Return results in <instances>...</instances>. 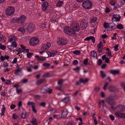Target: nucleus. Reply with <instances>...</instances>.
I'll use <instances>...</instances> for the list:
<instances>
[{
  "instance_id": "f257e3e1",
  "label": "nucleus",
  "mask_w": 125,
  "mask_h": 125,
  "mask_svg": "<svg viewBox=\"0 0 125 125\" xmlns=\"http://www.w3.org/2000/svg\"><path fill=\"white\" fill-rule=\"evenodd\" d=\"M118 99V97L116 95H110L106 99V101L107 103L111 105H116V103L114 100Z\"/></svg>"
},
{
  "instance_id": "f03ea898",
  "label": "nucleus",
  "mask_w": 125,
  "mask_h": 125,
  "mask_svg": "<svg viewBox=\"0 0 125 125\" xmlns=\"http://www.w3.org/2000/svg\"><path fill=\"white\" fill-rule=\"evenodd\" d=\"M64 31L65 33L71 36L74 35L75 34V32L73 29L67 26L64 27Z\"/></svg>"
},
{
  "instance_id": "7ed1b4c3",
  "label": "nucleus",
  "mask_w": 125,
  "mask_h": 125,
  "mask_svg": "<svg viewBox=\"0 0 125 125\" xmlns=\"http://www.w3.org/2000/svg\"><path fill=\"white\" fill-rule=\"evenodd\" d=\"M83 7L87 10L91 9L92 7V2L89 0L84 1L82 4Z\"/></svg>"
},
{
  "instance_id": "20e7f679",
  "label": "nucleus",
  "mask_w": 125,
  "mask_h": 125,
  "mask_svg": "<svg viewBox=\"0 0 125 125\" xmlns=\"http://www.w3.org/2000/svg\"><path fill=\"white\" fill-rule=\"evenodd\" d=\"M57 42L59 45H66L67 42V39L64 37H59L57 40Z\"/></svg>"
},
{
  "instance_id": "39448f33",
  "label": "nucleus",
  "mask_w": 125,
  "mask_h": 125,
  "mask_svg": "<svg viewBox=\"0 0 125 125\" xmlns=\"http://www.w3.org/2000/svg\"><path fill=\"white\" fill-rule=\"evenodd\" d=\"M15 12V9L13 7H8L6 12V14L8 16H11Z\"/></svg>"
},
{
  "instance_id": "423d86ee",
  "label": "nucleus",
  "mask_w": 125,
  "mask_h": 125,
  "mask_svg": "<svg viewBox=\"0 0 125 125\" xmlns=\"http://www.w3.org/2000/svg\"><path fill=\"white\" fill-rule=\"evenodd\" d=\"M71 26L75 32V31H78L80 30L79 25L76 22H73L71 24Z\"/></svg>"
},
{
  "instance_id": "0eeeda50",
  "label": "nucleus",
  "mask_w": 125,
  "mask_h": 125,
  "mask_svg": "<svg viewBox=\"0 0 125 125\" xmlns=\"http://www.w3.org/2000/svg\"><path fill=\"white\" fill-rule=\"evenodd\" d=\"M39 42V40L35 37H33L31 38L30 41V44L32 46L37 45L38 44Z\"/></svg>"
},
{
  "instance_id": "6e6552de",
  "label": "nucleus",
  "mask_w": 125,
  "mask_h": 125,
  "mask_svg": "<svg viewBox=\"0 0 125 125\" xmlns=\"http://www.w3.org/2000/svg\"><path fill=\"white\" fill-rule=\"evenodd\" d=\"M88 22L85 20H82L80 23L81 28L83 30L85 29L88 26Z\"/></svg>"
},
{
  "instance_id": "1a4fd4ad",
  "label": "nucleus",
  "mask_w": 125,
  "mask_h": 125,
  "mask_svg": "<svg viewBox=\"0 0 125 125\" xmlns=\"http://www.w3.org/2000/svg\"><path fill=\"white\" fill-rule=\"evenodd\" d=\"M51 46V44L50 42H47L43 45L41 48L42 51H44L48 49Z\"/></svg>"
},
{
  "instance_id": "9d476101",
  "label": "nucleus",
  "mask_w": 125,
  "mask_h": 125,
  "mask_svg": "<svg viewBox=\"0 0 125 125\" xmlns=\"http://www.w3.org/2000/svg\"><path fill=\"white\" fill-rule=\"evenodd\" d=\"M35 29L34 25L32 23L29 24L27 28V31L29 32H31L33 31Z\"/></svg>"
},
{
  "instance_id": "9b49d317",
  "label": "nucleus",
  "mask_w": 125,
  "mask_h": 125,
  "mask_svg": "<svg viewBox=\"0 0 125 125\" xmlns=\"http://www.w3.org/2000/svg\"><path fill=\"white\" fill-rule=\"evenodd\" d=\"M116 110L118 111L123 112L125 111V106L123 105H119L116 107Z\"/></svg>"
},
{
  "instance_id": "f8f14e48",
  "label": "nucleus",
  "mask_w": 125,
  "mask_h": 125,
  "mask_svg": "<svg viewBox=\"0 0 125 125\" xmlns=\"http://www.w3.org/2000/svg\"><path fill=\"white\" fill-rule=\"evenodd\" d=\"M26 19V16L23 15H21L18 18V23H22Z\"/></svg>"
},
{
  "instance_id": "ddd939ff",
  "label": "nucleus",
  "mask_w": 125,
  "mask_h": 125,
  "mask_svg": "<svg viewBox=\"0 0 125 125\" xmlns=\"http://www.w3.org/2000/svg\"><path fill=\"white\" fill-rule=\"evenodd\" d=\"M117 117L123 118H125V114L122 113L116 112L114 113Z\"/></svg>"
},
{
  "instance_id": "4468645a",
  "label": "nucleus",
  "mask_w": 125,
  "mask_h": 125,
  "mask_svg": "<svg viewBox=\"0 0 125 125\" xmlns=\"http://www.w3.org/2000/svg\"><path fill=\"white\" fill-rule=\"evenodd\" d=\"M112 17V19L113 20L114 19H115L114 21H120L121 17L119 15L117 14L114 15Z\"/></svg>"
},
{
  "instance_id": "2eb2a0df",
  "label": "nucleus",
  "mask_w": 125,
  "mask_h": 125,
  "mask_svg": "<svg viewBox=\"0 0 125 125\" xmlns=\"http://www.w3.org/2000/svg\"><path fill=\"white\" fill-rule=\"evenodd\" d=\"M68 113L69 112L67 109H63L62 113V117L63 118L66 117Z\"/></svg>"
},
{
  "instance_id": "dca6fc26",
  "label": "nucleus",
  "mask_w": 125,
  "mask_h": 125,
  "mask_svg": "<svg viewBox=\"0 0 125 125\" xmlns=\"http://www.w3.org/2000/svg\"><path fill=\"white\" fill-rule=\"evenodd\" d=\"M57 53H58V52L56 51H52L48 52V54L49 57H53L56 55V54Z\"/></svg>"
},
{
  "instance_id": "f3484780",
  "label": "nucleus",
  "mask_w": 125,
  "mask_h": 125,
  "mask_svg": "<svg viewBox=\"0 0 125 125\" xmlns=\"http://www.w3.org/2000/svg\"><path fill=\"white\" fill-rule=\"evenodd\" d=\"M8 41L10 42L13 41H14L16 39V37L14 35L9 36L8 37Z\"/></svg>"
},
{
  "instance_id": "a211bd4d",
  "label": "nucleus",
  "mask_w": 125,
  "mask_h": 125,
  "mask_svg": "<svg viewBox=\"0 0 125 125\" xmlns=\"http://www.w3.org/2000/svg\"><path fill=\"white\" fill-rule=\"evenodd\" d=\"M48 6V3L47 2H45L42 4V9L43 11H45L47 9Z\"/></svg>"
},
{
  "instance_id": "6ab92c4d",
  "label": "nucleus",
  "mask_w": 125,
  "mask_h": 125,
  "mask_svg": "<svg viewBox=\"0 0 125 125\" xmlns=\"http://www.w3.org/2000/svg\"><path fill=\"white\" fill-rule=\"evenodd\" d=\"M90 40H92V42L93 43H94L95 42V38L93 36H90V37H88L84 39V40L85 41H89Z\"/></svg>"
},
{
  "instance_id": "aec40b11",
  "label": "nucleus",
  "mask_w": 125,
  "mask_h": 125,
  "mask_svg": "<svg viewBox=\"0 0 125 125\" xmlns=\"http://www.w3.org/2000/svg\"><path fill=\"white\" fill-rule=\"evenodd\" d=\"M10 21L12 23H18V18L17 17H14L11 18L10 20Z\"/></svg>"
},
{
  "instance_id": "412c9836",
  "label": "nucleus",
  "mask_w": 125,
  "mask_h": 125,
  "mask_svg": "<svg viewBox=\"0 0 125 125\" xmlns=\"http://www.w3.org/2000/svg\"><path fill=\"white\" fill-rule=\"evenodd\" d=\"M32 125H38V122L36 118H34L32 119L31 121H30Z\"/></svg>"
},
{
  "instance_id": "4be33fe9",
  "label": "nucleus",
  "mask_w": 125,
  "mask_h": 125,
  "mask_svg": "<svg viewBox=\"0 0 125 125\" xmlns=\"http://www.w3.org/2000/svg\"><path fill=\"white\" fill-rule=\"evenodd\" d=\"M110 72L113 75H115L119 74V71L118 70H112L110 71Z\"/></svg>"
},
{
  "instance_id": "5701e85b",
  "label": "nucleus",
  "mask_w": 125,
  "mask_h": 125,
  "mask_svg": "<svg viewBox=\"0 0 125 125\" xmlns=\"http://www.w3.org/2000/svg\"><path fill=\"white\" fill-rule=\"evenodd\" d=\"M45 79H43L38 80L36 82V84L37 85H39L45 82Z\"/></svg>"
},
{
  "instance_id": "b1692460",
  "label": "nucleus",
  "mask_w": 125,
  "mask_h": 125,
  "mask_svg": "<svg viewBox=\"0 0 125 125\" xmlns=\"http://www.w3.org/2000/svg\"><path fill=\"white\" fill-rule=\"evenodd\" d=\"M2 107L1 109V113L0 114L1 116L3 115H4L6 109V108L5 107L4 105H2Z\"/></svg>"
},
{
  "instance_id": "393cba45",
  "label": "nucleus",
  "mask_w": 125,
  "mask_h": 125,
  "mask_svg": "<svg viewBox=\"0 0 125 125\" xmlns=\"http://www.w3.org/2000/svg\"><path fill=\"white\" fill-rule=\"evenodd\" d=\"M35 57L37 58L38 60L40 61H44L45 59V58L42 56H36Z\"/></svg>"
},
{
  "instance_id": "a878e982",
  "label": "nucleus",
  "mask_w": 125,
  "mask_h": 125,
  "mask_svg": "<svg viewBox=\"0 0 125 125\" xmlns=\"http://www.w3.org/2000/svg\"><path fill=\"white\" fill-rule=\"evenodd\" d=\"M5 37L1 34L0 35V41H1L2 42H5Z\"/></svg>"
},
{
  "instance_id": "bb28decb",
  "label": "nucleus",
  "mask_w": 125,
  "mask_h": 125,
  "mask_svg": "<svg viewBox=\"0 0 125 125\" xmlns=\"http://www.w3.org/2000/svg\"><path fill=\"white\" fill-rule=\"evenodd\" d=\"M88 80H89L87 79H86L85 80L81 79H80V83H85L88 81Z\"/></svg>"
},
{
  "instance_id": "cd10ccee",
  "label": "nucleus",
  "mask_w": 125,
  "mask_h": 125,
  "mask_svg": "<svg viewBox=\"0 0 125 125\" xmlns=\"http://www.w3.org/2000/svg\"><path fill=\"white\" fill-rule=\"evenodd\" d=\"M111 23H107L106 22H104V26L105 28H108L110 27V25Z\"/></svg>"
},
{
  "instance_id": "c85d7f7f",
  "label": "nucleus",
  "mask_w": 125,
  "mask_h": 125,
  "mask_svg": "<svg viewBox=\"0 0 125 125\" xmlns=\"http://www.w3.org/2000/svg\"><path fill=\"white\" fill-rule=\"evenodd\" d=\"M27 104L28 106H31V107H32L33 106H35V104L33 102L29 101L27 103Z\"/></svg>"
},
{
  "instance_id": "c756f323",
  "label": "nucleus",
  "mask_w": 125,
  "mask_h": 125,
  "mask_svg": "<svg viewBox=\"0 0 125 125\" xmlns=\"http://www.w3.org/2000/svg\"><path fill=\"white\" fill-rule=\"evenodd\" d=\"M63 3V2L62 1H59L57 2L56 6L57 7H60L62 5Z\"/></svg>"
},
{
  "instance_id": "7c9ffc66",
  "label": "nucleus",
  "mask_w": 125,
  "mask_h": 125,
  "mask_svg": "<svg viewBox=\"0 0 125 125\" xmlns=\"http://www.w3.org/2000/svg\"><path fill=\"white\" fill-rule=\"evenodd\" d=\"M103 44L102 42H101L99 44H97V47L98 48H103Z\"/></svg>"
},
{
  "instance_id": "2f4dec72",
  "label": "nucleus",
  "mask_w": 125,
  "mask_h": 125,
  "mask_svg": "<svg viewBox=\"0 0 125 125\" xmlns=\"http://www.w3.org/2000/svg\"><path fill=\"white\" fill-rule=\"evenodd\" d=\"M91 55L92 56H93L94 57H96L97 56V54L94 51H92L90 53Z\"/></svg>"
},
{
  "instance_id": "473e14b6",
  "label": "nucleus",
  "mask_w": 125,
  "mask_h": 125,
  "mask_svg": "<svg viewBox=\"0 0 125 125\" xmlns=\"http://www.w3.org/2000/svg\"><path fill=\"white\" fill-rule=\"evenodd\" d=\"M97 19L96 17L92 18L91 19L90 22L91 23H94L96 21Z\"/></svg>"
},
{
  "instance_id": "72a5a7b5",
  "label": "nucleus",
  "mask_w": 125,
  "mask_h": 125,
  "mask_svg": "<svg viewBox=\"0 0 125 125\" xmlns=\"http://www.w3.org/2000/svg\"><path fill=\"white\" fill-rule=\"evenodd\" d=\"M11 45L13 48L14 47L16 48L17 46L16 42L15 41H13L11 43Z\"/></svg>"
},
{
  "instance_id": "f704fd0d",
  "label": "nucleus",
  "mask_w": 125,
  "mask_h": 125,
  "mask_svg": "<svg viewBox=\"0 0 125 125\" xmlns=\"http://www.w3.org/2000/svg\"><path fill=\"white\" fill-rule=\"evenodd\" d=\"M67 125H76L75 124L73 121H69L67 123Z\"/></svg>"
},
{
  "instance_id": "c9c22d12",
  "label": "nucleus",
  "mask_w": 125,
  "mask_h": 125,
  "mask_svg": "<svg viewBox=\"0 0 125 125\" xmlns=\"http://www.w3.org/2000/svg\"><path fill=\"white\" fill-rule=\"evenodd\" d=\"M69 101V98L68 97H66L62 99V101L66 103Z\"/></svg>"
},
{
  "instance_id": "e433bc0d",
  "label": "nucleus",
  "mask_w": 125,
  "mask_h": 125,
  "mask_svg": "<svg viewBox=\"0 0 125 125\" xmlns=\"http://www.w3.org/2000/svg\"><path fill=\"white\" fill-rule=\"evenodd\" d=\"M106 54L109 57V58L113 56L111 54V51H108L106 53Z\"/></svg>"
},
{
  "instance_id": "4c0bfd02",
  "label": "nucleus",
  "mask_w": 125,
  "mask_h": 125,
  "mask_svg": "<svg viewBox=\"0 0 125 125\" xmlns=\"http://www.w3.org/2000/svg\"><path fill=\"white\" fill-rule=\"evenodd\" d=\"M101 76L102 78H104L106 76V75L104 73L103 71H100Z\"/></svg>"
},
{
  "instance_id": "58836bf2",
  "label": "nucleus",
  "mask_w": 125,
  "mask_h": 125,
  "mask_svg": "<svg viewBox=\"0 0 125 125\" xmlns=\"http://www.w3.org/2000/svg\"><path fill=\"white\" fill-rule=\"evenodd\" d=\"M45 90H46V93L48 92L49 94L51 93L52 92V90L51 89L48 88L47 89H45Z\"/></svg>"
},
{
  "instance_id": "ea45409f",
  "label": "nucleus",
  "mask_w": 125,
  "mask_h": 125,
  "mask_svg": "<svg viewBox=\"0 0 125 125\" xmlns=\"http://www.w3.org/2000/svg\"><path fill=\"white\" fill-rule=\"evenodd\" d=\"M19 31H21L23 33L25 32V30L24 28L23 27H20L18 30Z\"/></svg>"
},
{
  "instance_id": "a19ab883",
  "label": "nucleus",
  "mask_w": 125,
  "mask_h": 125,
  "mask_svg": "<svg viewBox=\"0 0 125 125\" xmlns=\"http://www.w3.org/2000/svg\"><path fill=\"white\" fill-rule=\"evenodd\" d=\"M117 28L119 29H122L123 28V26L121 24H118L116 26Z\"/></svg>"
},
{
  "instance_id": "79ce46f5",
  "label": "nucleus",
  "mask_w": 125,
  "mask_h": 125,
  "mask_svg": "<svg viewBox=\"0 0 125 125\" xmlns=\"http://www.w3.org/2000/svg\"><path fill=\"white\" fill-rule=\"evenodd\" d=\"M21 70L22 69L20 68H18L17 70H15L14 73L18 74L19 72H21Z\"/></svg>"
},
{
  "instance_id": "37998d69",
  "label": "nucleus",
  "mask_w": 125,
  "mask_h": 125,
  "mask_svg": "<svg viewBox=\"0 0 125 125\" xmlns=\"http://www.w3.org/2000/svg\"><path fill=\"white\" fill-rule=\"evenodd\" d=\"M73 53L77 55H79L80 54L81 52L79 51L75 50L73 52Z\"/></svg>"
},
{
  "instance_id": "c03bdc74",
  "label": "nucleus",
  "mask_w": 125,
  "mask_h": 125,
  "mask_svg": "<svg viewBox=\"0 0 125 125\" xmlns=\"http://www.w3.org/2000/svg\"><path fill=\"white\" fill-rule=\"evenodd\" d=\"M16 51L18 52V54L21 53L22 52H24V50H22L20 48H19L17 49Z\"/></svg>"
},
{
  "instance_id": "a18cd8bd",
  "label": "nucleus",
  "mask_w": 125,
  "mask_h": 125,
  "mask_svg": "<svg viewBox=\"0 0 125 125\" xmlns=\"http://www.w3.org/2000/svg\"><path fill=\"white\" fill-rule=\"evenodd\" d=\"M16 91L17 93L18 94L21 93L22 92V90L21 89L18 88L17 89Z\"/></svg>"
},
{
  "instance_id": "49530a36",
  "label": "nucleus",
  "mask_w": 125,
  "mask_h": 125,
  "mask_svg": "<svg viewBox=\"0 0 125 125\" xmlns=\"http://www.w3.org/2000/svg\"><path fill=\"white\" fill-rule=\"evenodd\" d=\"M88 59H84L83 62V64L85 65H87L88 63Z\"/></svg>"
},
{
  "instance_id": "de8ad7c7",
  "label": "nucleus",
  "mask_w": 125,
  "mask_h": 125,
  "mask_svg": "<svg viewBox=\"0 0 125 125\" xmlns=\"http://www.w3.org/2000/svg\"><path fill=\"white\" fill-rule=\"evenodd\" d=\"M27 114V113H25L24 114V113L23 112L22 113L21 117L24 118H26Z\"/></svg>"
},
{
  "instance_id": "09e8293b",
  "label": "nucleus",
  "mask_w": 125,
  "mask_h": 125,
  "mask_svg": "<svg viewBox=\"0 0 125 125\" xmlns=\"http://www.w3.org/2000/svg\"><path fill=\"white\" fill-rule=\"evenodd\" d=\"M6 48V47L4 45H2L1 44L0 46V49L2 50H4Z\"/></svg>"
},
{
  "instance_id": "8fccbe9b",
  "label": "nucleus",
  "mask_w": 125,
  "mask_h": 125,
  "mask_svg": "<svg viewBox=\"0 0 125 125\" xmlns=\"http://www.w3.org/2000/svg\"><path fill=\"white\" fill-rule=\"evenodd\" d=\"M45 89L42 88L41 89V92L42 93H46Z\"/></svg>"
},
{
  "instance_id": "3c124183",
  "label": "nucleus",
  "mask_w": 125,
  "mask_h": 125,
  "mask_svg": "<svg viewBox=\"0 0 125 125\" xmlns=\"http://www.w3.org/2000/svg\"><path fill=\"white\" fill-rule=\"evenodd\" d=\"M80 69V68L78 67H77L76 68H75L73 69V70L78 72H79Z\"/></svg>"
},
{
  "instance_id": "603ef678",
  "label": "nucleus",
  "mask_w": 125,
  "mask_h": 125,
  "mask_svg": "<svg viewBox=\"0 0 125 125\" xmlns=\"http://www.w3.org/2000/svg\"><path fill=\"white\" fill-rule=\"evenodd\" d=\"M43 65L46 67H49L50 65V64L48 63H44L43 64Z\"/></svg>"
},
{
  "instance_id": "864d4df0",
  "label": "nucleus",
  "mask_w": 125,
  "mask_h": 125,
  "mask_svg": "<svg viewBox=\"0 0 125 125\" xmlns=\"http://www.w3.org/2000/svg\"><path fill=\"white\" fill-rule=\"evenodd\" d=\"M109 90L111 91H115V88L114 87L111 86L109 87Z\"/></svg>"
},
{
  "instance_id": "5fc2aeb1",
  "label": "nucleus",
  "mask_w": 125,
  "mask_h": 125,
  "mask_svg": "<svg viewBox=\"0 0 125 125\" xmlns=\"http://www.w3.org/2000/svg\"><path fill=\"white\" fill-rule=\"evenodd\" d=\"M100 88L99 87H95L94 88V90L96 92H98L100 90Z\"/></svg>"
},
{
  "instance_id": "6e6d98bb",
  "label": "nucleus",
  "mask_w": 125,
  "mask_h": 125,
  "mask_svg": "<svg viewBox=\"0 0 125 125\" xmlns=\"http://www.w3.org/2000/svg\"><path fill=\"white\" fill-rule=\"evenodd\" d=\"M34 98L37 100H39L40 99V96L39 95H34Z\"/></svg>"
},
{
  "instance_id": "4d7b16f0",
  "label": "nucleus",
  "mask_w": 125,
  "mask_h": 125,
  "mask_svg": "<svg viewBox=\"0 0 125 125\" xmlns=\"http://www.w3.org/2000/svg\"><path fill=\"white\" fill-rule=\"evenodd\" d=\"M73 63L74 65H77L78 64V62L77 60H75L73 62Z\"/></svg>"
},
{
  "instance_id": "13d9d810",
  "label": "nucleus",
  "mask_w": 125,
  "mask_h": 125,
  "mask_svg": "<svg viewBox=\"0 0 125 125\" xmlns=\"http://www.w3.org/2000/svg\"><path fill=\"white\" fill-rule=\"evenodd\" d=\"M28 82L27 79H24L22 81V83H27Z\"/></svg>"
},
{
  "instance_id": "bf43d9fd",
  "label": "nucleus",
  "mask_w": 125,
  "mask_h": 125,
  "mask_svg": "<svg viewBox=\"0 0 125 125\" xmlns=\"http://www.w3.org/2000/svg\"><path fill=\"white\" fill-rule=\"evenodd\" d=\"M32 111H33L35 113H36L37 112V111L35 108V106H33L32 107Z\"/></svg>"
},
{
  "instance_id": "052dcab7",
  "label": "nucleus",
  "mask_w": 125,
  "mask_h": 125,
  "mask_svg": "<svg viewBox=\"0 0 125 125\" xmlns=\"http://www.w3.org/2000/svg\"><path fill=\"white\" fill-rule=\"evenodd\" d=\"M5 83L7 84H10L11 83V82L9 80H7L5 82Z\"/></svg>"
},
{
  "instance_id": "680f3d73",
  "label": "nucleus",
  "mask_w": 125,
  "mask_h": 125,
  "mask_svg": "<svg viewBox=\"0 0 125 125\" xmlns=\"http://www.w3.org/2000/svg\"><path fill=\"white\" fill-rule=\"evenodd\" d=\"M58 20L56 19H52L51 20V21L52 23L55 22H57Z\"/></svg>"
},
{
  "instance_id": "e2e57ef3",
  "label": "nucleus",
  "mask_w": 125,
  "mask_h": 125,
  "mask_svg": "<svg viewBox=\"0 0 125 125\" xmlns=\"http://www.w3.org/2000/svg\"><path fill=\"white\" fill-rule=\"evenodd\" d=\"M108 85V83H105V84H104V86L103 87V89L104 90H106V88L107 87Z\"/></svg>"
},
{
  "instance_id": "0e129e2a",
  "label": "nucleus",
  "mask_w": 125,
  "mask_h": 125,
  "mask_svg": "<svg viewBox=\"0 0 125 125\" xmlns=\"http://www.w3.org/2000/svg\"><path fill=\"white\" fill-rule=\"evenodd\" d=\"M46 104V103L45 102H43L40 104V105L43 107H45Z\"/></svg>"
},
{
  "instance_id": "69168bd1",
  "label": "nucleus",
  "mask_w": 125,
  "mask_h": 125,
  "mask_svg": "<svg viewBox=\"0 0 125 125\" xmlns=\"http://www.w3.org/2000/svg\"><path fill=\"white\" fill-rule=\"evenodd\" d=\"M33 54V53H29L27 54V57L29 58H30L32 54Z\"/></svg>"
},
{
  "instance_id": "338daca9",
  "label": "nucleus",
  "mask_w": 125,
  "mask_h": 125,
  "mask_svg": "<svg viewBox=\"0 0 125 125\" xmlns=\"http://www.w3.org/2000/svg\"><path fill=\"white\" fill-rule=\"evenodd\" d=\"M109 117L110 119L112 120H114L115 119V117L114 116L112 115H109Z\"/></svg>"
},
{
  "instance_id": "774afa93",
  "label": "nucleus",
  "mask_w": 125,
  "mask_h": 125,
  "mask_svg": "<svg viewBox=\"0 0 125 125\" xmlns=\"http://www.w3.org/2000/svg\"><path fill=\"white\" fill-rule=\"evenodd\" d=\"M16 107V106L15 104H12L10 106V107L11 109H13Z\"/></svg>"
}]
</instances>
